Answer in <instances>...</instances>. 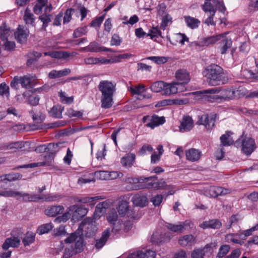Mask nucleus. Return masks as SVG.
<instances>
[{
	"label": "nucleus",
	"instance_id": "obj_17",
	"mask_svg": "<svg viewBox=\"0 0 258 258\" xmlns=\"http://www.w3.org/2000/svg\"><path fill=\"white\" fill-rule=\"evenodd\" d=\"M222 226V223L217 219L206 221L203 222L200 225V227L203 229L212 228L214 229H218Z\"/></svg>",
	"mask_w": 258,
	"mask_h": 258
},
{
	"label": "nucleus",
	"instance_id": "obj_41",
	"mask_svg": "<svg viewBox=\"0 0 258 258\" xmlns=\"http://www.w3.org/2000/svg\"><path fill=\"white\" fill-rule=\"evenodd\" d=\"M35 234L32 232H27L25 235L22 242L25 246H28L35 241Z\"/></svg>",
	"mask_w": 258,
	"mask_h": 258
},
{
	"label": "nucleus",
	"instance_id": "obj_1",
	"mask_svg": "<svg viewBox=\"0 0 258 258\" xmlns=\"http://www.w3.org/2000/svg\"><path fill=\"white\" fill-rule=\"evenodd\" d=\"M116 85L112 82L103 80L100 82L98 88L101 93V107L108 109L111 107L113 104V96L116 91Z\"/></svg>",
	"mask_w": 258,
	"mask_h": 258
},
{
	"label": "nucleus",
	"instance_id": "obj_62",
	"mask_svg": "<svg viewBox=\"0 0 258 258\" xmlns=\"http://www.w3.org/2000/svg\"><path fill=\"white\" fill-rule=\"evenodd\" d=\"M147 36H149L151 39H153L158 36H161V31L157 27H153L152 29L149 30Z\"/></svg>",
	"mask_w": 258,
	"mask_h": 258
},
{
	"label": "nucleus",
	"instance_id": "obj_55",
	"mask_svg": "<svg viewBox=\"0 0 258 258\" xmlns=\"http://www.w3.org/2000/svg\"><path fill=\"white\" fill-rule=\"evenodd\" d=\"M5 180L12 181L22 178V175L19 173L11 172L9 174H5Z\"/></svg>",
	"mask_w": 258,
	"mask_h": 258
},
{
	"label": "nucleus",
	"instance_id": "obj_15",
	"mask_svg": "<svg viewBox=\"0 0 258 258\" xmlns=\"http://www.w3.org/2000/svg\"><path fill=\"white\" fill-rule=\"evenodd\" d=\"M75 54V52L69 53L67 51H49L44 53L45 55L50 56L55 58L66 59L70 56H73Z\"/></svg>",
	"mask_w": 258,
	"mask_h": 258
},
{
	"label": "nucleus",
	"instance_id": "obj_61",
	"mask_svg": "<svg viewBox=\"0 0 258 258\" xmlns=\"http://www.w3.org/2000/svg\"><path fill=\"white\" fill-rule=\"evenodd\" d=\"M19 191H15L12 190H5L0 191V196L5 197H15L19 195Z\"/></svg>",
	"mask_w": 258,
	"mask_h": 258
},
{
	"label": "nucleus",
	"instance_id": "obj_44",
	"mask_svg": "<svg viewBox=\"0 0 258 258\" xmlns=\"http://www.w3.org/2000/svg\"><path fill=\"white\" fill-rule=\"evenodd\" d=\"M53 226L51 223H46L40 226L37 229V232L39 235L48 233L53 228Z\"/></svg>",
	"mask_w": 258,
	"mask_h": 258
},
{
	"label": "nucleus",
	"instance_id": "obj_27",
	"mask_svg": "<svg viewBox=\"0 0 258 258\" xmlns=\"http://www.w3.org/2000/svg\"><path fill=\"white\" fill-rule=\"evenodd\" d=\"M63 107L60 105H56L53 106L50 110L48 111L49 114L53 118H61L62 117V112L63 110Z\"/></svg>",
	"mask_w": 258,
	"mask_h": 258
},
{
	"label": "nucleus",
	"instance_id": "obj_21",
	"mask_svg": "<svg viewBox=\"0 0 258 258\" xmlns=\"http://www.w3.org/2000/svg\"><path fill=\"white\" fill-rule=\"evenodd\" d=\"M165 122V118L164 116L159 117L156 114L151 116L150 122L146 124L147 127L153 129L155 127L163 124Z\"/></svg>",
	"mask_w": 258,
	"mask_h": 258
},
{
	"label": "nucleus",
	"instance_id": "obj_22",
	"mask_svg": "<svg viewBox=\"0 0 258 258\" xmlns=\"http://www.w3.org/2000/svg\"><path fill=\"white\" fill-rule=\"evenodd\" d=\"M185 155L187 160L194 162L200 159L201 152L196 149L191 148L186 151Z\"/></svg>",
	"mask_w": 258,
	"mask_h": 258
},
{
	"label": "nucleus",
	"instance_id": "obj_24",
	"mask_svg": "<svg viewBox=\"0 0 258 258\" xmlns=\"http://www.w3.org/2000/svg\"><path fill=\"white\" fill-rule=\"evenodd\" d=\"M136 156L134 154H127L121 158V163L123 167L130 168L135 162Z\"/></svg>",
	"mask_w": 258,
	"mask_h": 258
},
{
	"label": "nucleus",
	"instance_id": "obj_48",
	"mask_svg": "<svg viewBox=\"0 0 258 258\" xmlns=\"http://www.w3.org/2000/svg\"><path fill=\"white\" fill-rule=\"evenodd\" d=\"M87 33V26L80 27L74 30L73 36L74 38H78L86 35Z\"/></svg>",
	"mask_w": 258,
	"mask_h": 258
},
{
	"label": "nucleus",
	"instance_id": "obj_28",
	"mask_svg": "<svg viewBox=\"0 0 258 258\" xmlns=\"http://www.w3.org/2000/svg\"><path fill=\"white\" fill-rule=\"evenodd\" d=\"M110 235L109 229H106L105 230L102 234L100 238L96 240L95 244V247L97 249L102 248L103 245L105 244Z\"/></svg>",
	"mask_w": 258,
	"mask_h": 258
},
{
	"label": "nucleus",
	"instance_id": "obj_13",
	"mask_svg": "<svg viewBox=\"0 0 258 258\" xmlns=\"http://www.w3.org/2000/svg\"><path fill=\"white\" fill-rule=\"evenodd\" d=\"M176 78L178 81V86H182V85L187 84L190 81L189 74L183 70H178L175 74Z\"/></svg>",
	"mask_w": 258,
	"mask_h": 258
},
{
	"label": "nucleus",
	"instance_id": "obj_19",
	"mask_svg": "<svg viewBox=\"0 0 258 258\" xmlns=\"http://www.w3.org/2000/svg\"><path fill=\"white\" fill-rule=\"evenodd\" d=\"M48 156V154L47 155L44 156V161L40 163H31L28 164H25L23 165H21L15 168L16 169H18L20 168H33L35 167H37L38 166V164H40V165H49L51 163L52 160H53L54 158H47Z\"/></svg>",
	"mask_w": 258,
	"mask_h": 258
},
{
	"label": "nucleus",
	"instance_id": "obj_54",
	"mask_svg": "<svg viewBox=\"0 0 258 258\" xmlns=\"http://www.w3.org/2000/svg\"><path fill=\"white\" fill-rule=\"evenodd\" d=\"M258 229V225H256L255 226L252 227V228L244 230L243 233L239 234V237L242 239H246V237L248 236H250L252 234V232Z\"/></svg>",
	"mask_w": 258,
	"mask_h": 258
},
{
	"label": "nucleus",
	"instance_id": "obj_40",
	"mask_svg": "<svg viewBox=\"0 0 258 258\" xmlns=\"http://www.w3.org/2000/svg\"><path fill=\"white\" fill-rule=\"evenodd\" d=\"M40 201L42 200L45 202H54L61 198L60 195L57 194H48L44 196H39Z\"/></svg>",
	"mask_w": 258,
	"mask_h": 258
},
{
	"label": "nucleus",
	"instance_id": "obj_46",
	"mask_svg": "<svg viewBox=\"0 0 258 258\" xmlns=\"http://www.w3.org/2000/svg\"><path fill=\"white\" fill-rule=\"evenodd\" d=\"M164 85V82L157 81L152 84L150 89L152 91L156 93L160 92L161 91L163 92Z\"/></svg>",
	"mask_w": 258,
	"mask_h": 258
},
{
	"label": "nucleus",
	"instance_id": "obj_8",
	"mask_svg": "<svg viewBox=\"0 0 258 258\" xmlns=\"http://www.w3.org/2000/svg\"><path fill=\"white\" fill-rule=\"evenodd\" d=\"M69 210L70 211L73 212L72 215L73 219L76 221L81 220L85 215H86L88 212L86 208L77 205L70 206Z\"/></svg>",
	"mask_w": 258,
	"mask_h": 258
},
{
	"label": "nucleus",
	"instance_id": "obj_35",
	"mask_svg": "<svg viewBox=\"0 0 258 258\" xmlns=\"http://www.w3.org/2000/svg\"><path fill=\"white\" fill-rule=\"evenodd\" d=\"M29 144L27 142H15L9 143L7 145V148L10 149H21V151H25L26 150L24 149L23 148L26 146H29Z\"/></svg>",
	"mask_w": 258,
	"mask_h": 258
},
{
	"label": "nucleus",
	"instance_id": "obj_7",
	"mask_svg": "<svg viewBox=\"0 0 258 258\" xmlns=\"http://www.w3.org/2000/svg\"><path fill=\"white\" fill-rule=\"evenodd\" d=\"M29 34V31L27 28L19 25L14 36L18 43L23 44L27 41Z\"/></svg>",
	"mask_w": 258,
	"mask_h": 258
},
{
	"label": "nucleus",
	"instance_id": "obj_20",
	"mask_svg": "<svg viewBox=\"0 0 258 258\" xmlns=\"http://www.w3.org/2000/svg\"><path fill=\"white\" fill-rule=\"evenodd\" d=\"M64 208L62 206H52L48 207L45 210V214L49 217H55L63 212Z\"/></svg>",
	"mask_w": 258,
	"mask_h": 258
},
{
	"label": "nucleus",
	"instance_id": "obj_36",
	"mask_svg": "<svg viewBox=\"0 0 258 258\" xmlns=\"http://www.w3.org/2000/svg\"><path fill=\"white\" fill-rule=\"evenodd\" d=\"M133 203L136 206L143 207L148 204V200L145 196H136L133 198Z\"/></svg>",
	"mask_w": 258,
	"mask_h": 258
},
{
	"label": "nucleus",
	"instance_id": "obj_60",
	"mask_svg": "<svg viewBox=\"0 0 258 258\" xmlns=\"http://www.w3.org/2000/svg\"><path fill=\"white\" fill-rule=\"evenodd\" d=\"M108 171H97L95 172V176L100 180H108Z\"/></svg>",
	"mask_w": 258,
	"mask_h": 258
},
{
	"label": "nucleus",
	"instance_id": "obj_59",
	"mask_svg": "<svg viewBox=\"0 0 258 258\" xmlns=\"http://www.w3.org/2000/svg\"><path fill=\"white\" fill-rule=\"evenodd\" d=\"M75 12V9L73 8L68 9L66 10L63 17V24L68 23L71 20L72 16Z\"/></svg>",
	"mask_w": 258,
	"mask_h": 258
},
{
	"label": "nucleus",
	"instance_id": "obj_34",
	"mask_svg": "<svg viewBox=\"0 0 258 258\" xmlns=\"http://www.w3.org/2000/svg\"><path fill=\"white\" fill-rule=\"evenodd\" d=\"M186 25L190 28L194 29L197 28L200 24V21L189 16L184 17Z\"/></svg>",
	"mask_w": 258,
	"mask_h": 258
},
{
	"label": "nucleus",
	"instance_id": "obj_63",
	"mask_svg": "<svg viewBox=\"0 0 258 258\" xmlns=\"http://www.w3.org/2000/svg\"><path fill=\"white\" fill-rule=\"evenodd\" d=\"M40 97L38 95H31L28 98V103L32 106H36L38 104Z\"/></svg>",
	"mask_w": 258,
	"mask_h": 258
},
{
	"label": "nucleus",
	"instance_id": "obj_43",
	"mask_svg": "<svg viewBox=\"0 0 258 258\" xmlns=\"http://www.w3.org/2000/svg\"><path fill=\"white\" fill-rule=\"evenodd\" d=\"M24 20L26 24L31 25L32 26H35V19L34 15L31 13L28 9H27L24 15Z\"/></svg>",
	"mask_w": 258,
	"mask_h": 258
},
{
	"label": "nucleus",
	"instance_id": "obj_50",
	"mask_svg": "<svg viewBox=\"0 0 258 258\" xmlns=\"http://www.w3.org/2000/svg\"><path fill=\"white\" fill-rule=\"evenodd\" d=\"M66 114L70 118L77 117L79 118L82 117L83 111L75 110L73 108H69L67 110Z\"/></svg>",
	"mask_w": 258,
	"mask_h": 258
},
{
	"label": "nucleus",
	"instance_id": "obj_56",
	"mask_svg": "<svg viewBox=\"0 0 258 258\" xmlns=\"http://www.w3.org/2000/svg\"><path fill=\"white\" fill-rule=\"evenodd\" d=\"M75 253H77V252H76L73 246L72 245L68 246L65 248L62 258H70Z\"/></svg>",
	"mask_w": 258,
	"mask_h": 258
},
{
	"label": "nucleus",
	"instance_id": "obj_37",
	"mask_svg": "<svg viewBox=\"0 0 258 258\" xmlns=\"http://www.w3.org/2000/svg\"><path fill=\"white\" fill-rule=\"evenodd\" d=\"M107 208V203L105 202H101L97 205L94 213V216L96 217H100L105 212Z\"/></svg>",
	"mask_w": 258,
	"mask_h": 258
},
{
	"label": "nucleus",
	"instance_id": "obj_2",
	"mask_svg": "<svg viewBox=\"0 0 258 258\" xmlns=\"http://www.w3.org/2000/svg\"><path fill=\"white\" fill-rule=\"evenodd\" d=\"M203 75L209 80L210 84L217 85L222 81L223 69L217 64H212L204 70Z\"/></svg>",
	"mask_w": 258,
	"mask_h": 258
},
{
	"label": "nucleus",
	"instance_id": "obj_18",
	"mask_svg": "<svg viewBox=\"0 0 258 258\" xmlns=\"http://www.w3.org/2000/svg\"><path fill=\"white\" fill-rule=\"evenodd\" d=\"M164 86L163 88V94L165 95H171L176 94L179 88L176 86L178 85L176 82L171 83H167L164 82Z\"/></svg>",
	"mask_w": 258,
	"mask_h": 258
},
{
	"label": "nucleus",
	"instance_id": "obj_25",
	"mask_svg": "<svg viewBox=\"0 0 258 258\" xmlns=\"http://www.w3.org/2000/svg\"><path fill=\"white\" fill-rule=\"evenodd\" d=\"M229 189L223 188L220 186H212L209 191L212 197L216 198L219 196H224L229 192Z\"/></svg>",
	"mask_w": 258,
	"mask_h": 258
},
{
	"label": "nucleus",
	"instance_id": "obj_58",
	"mask_svg": "<svg viewBox=\"0 0 258 258\" xmlns=\"http://www.w3.org/2000/svg\"><path fill=\"white\" fill-rule=\"evenodd\" d=\"M230 249V247L228 245H222L219 248L217 257L218 258L223 257L229 252Z\"/></svg>",
	"mask_w": 258,
	"mask_h": 258
},
{
	"label": "nucleus",
	"instance_id": "obj_57",
	"mask_svg": "<svg viewBox=\"0 0 258 258\" xmlns=\"http://www.w3.org/2000/svg\"><path fill=\"white\" fill-rule=\"evenodd\" d=\"M147 59L153 61L158 64H164L168 60V58L165 56H150Z\"/></svg>",
	"mask_w": 258,
	"mask_h": 258
},
{
	"label": "nucleus",
	"instance_id": "obj_39",
	"mask_svg": "<svg viewBox=\"0 0 258 258\" xmlns=\"http://www.w3.org/2000/svg\"><path fill=\"white\" fill-rule=\"evenodd\" d=\"M38 18L43 23L41 29L46 30V28L48 26V24L51 21L52 15L44 13L40 15Z\"/></svg>",
	"mask_w": 258,
	"mask_h": 258
},
{
	"label": "nucleus",
	"instance_id": "obj_52",
	"mask_svg": "<svg viewBox=\"0 0 258 258\" xmlns=\"http://www.w3.org/2000/svg\"><path fill=\"white\" fill-rule=\"evenodd\" d=\"M162 22L160 24V28L163 30H165L166 27L168 26L169 23L172 22V18L171 16L167 14L162 17Z\"/></svg>",
	"mask_w": 258,
	"mask_h": 258
},
{
	"label": "nucleus",
	"instance_id": "obj_11",
	"mask_svg": "<svg viewBox=\"0 0 258 258\" xmlns=\"http://www.w3.org/2000/svg\"><path fill=\"white\" fill-rule=\"evenodd\" d=\"M82 49L84 51L93 52H100L103 51L113 52L111 49L100 46V44L96 41L90 42L88 46L82 48Z\"/></svg>",
	"mask_w": 258,
	"mask_h": 258
},
{
	"label": "nucleus",
	"instance_id": "obj_32",
	"mask_svg": "<svg viewBox=\"0 0 258 258\" xmlns=\"http://www.w3.org/2000/svg\"><path fill=\"white\" fill-rule=\"evenodd\" d=\"M204 92L207 94H210L209 95H207V100L209 102H213L220 99L219 96L216 95L220 92V90L217 88L206 90Z\"/></svg>",
	"mask_w": 258,
	"mask_h": 258
},
{
	"label": "nucleus",
	"instance_id": "obj_3",
	"mask_svg": "<svg viewBox=\"0 0 258 258\" xmlns=\"http://www.w3.org/2000/svg\"><path fill=\"white\" fill-rule=\"evenodd\" d=\"M97 230L95 221L94 218L86 217L80 223L77 233L85 235L87 237L93 236Z\"/></svg>",
	"mask_w": 258,
	"mask_h": 258
},
{
	"label": "nucleus",
	"instance_id": "obj_38",
	"mask_svg": "<svg viewBox=\"0 0 258 258\" xmlns=\"http://www.w3.org/2000/svg\"><path fill=\"white\" fill-rule=\"evenodd\" d=\"M129 203L125 201H121L119 202L117 207L118 212L120 217H124L129 208Z\"/></svg>",
	"mask_w": 258,
	"mask_h": 258
},
{
	"label": "nucleus",
	"instance_id": "obj_4",
	"mask_svg": "<svg viewBox=\"0 0 258 258\" xmlns=\"http://www.w3.org/2000/svg\"><path fill=\"white\" fill-rule=\"evenodd\" d=\"M237 147L240 146L243 153L249 156L256 148L254 140L251 138L245 137L243 139H238L235 142Z\"/></svg>",
	"mask_w": 258,
	"mask_h": 258
},
{
	"label": "nucleus",
	"instance_id": "obj_16",
	"mask_svg": "<svg viewBox=\"0 0 258 258\" xmlns=\"http://www.w3.org/2000/svg\"><path fill=\"white\" fill-rule=\"evenodd\" d=\"M20 244V240L18 237H9L6 238L2 245L4 250H7L9 247H17Z\"/></svg>",
	"mask_w": 258,
	"mask_h": 258
},
{
	"label": "nucleus",
	"instance_id": "obj_45",
	"mask_svg": "<svg viewBox=\"0 0 258 258\" xmlns=\"http://www.w3.org/2000/svg\"><path fill=\"white\" fill-rule=\"evenodd\" d=\"M185 223H182L180 224L174 225L171 223H168L167 225V228L171 231L174 232H182L185 229Z\"/></svg>",
	"mask_w": 258,
	"mask_h": 258
},
{
	"label": "nucleus",
	"instance_id": "obj_51",
	"mask_svg": "<svg viewBox=\"0 0 258 258\" xmlns=\"http://www.w3.org/2000/svg\"><path fill=\"white\" fill-rule=\"evenodd\" d=\"M10 35V30L6 27H0V38L2 41H5L8 39Z\"/></svg>",
	"mask_w": 258,
	"mask_h": 258
},
{
	"label": "nucleus",
	"instance_id": "obj_30",
	"mask_svg": "<svg viewBox=\"0 0 258 258\" xmlns=\"http://www.w3.org/2000/svg\"><path fill=\"white\" fill-rule=\"evenodd\" d=\"M70 69H64L62 70L56 71L52 70L48 74L49 78L50 79H55L63 76H66L71 73Z\"/></svg>",
	"mask_w": 258,
	"mask_h": 258
},
{
	"label": "nucleus",
	"instance_id": "obj_64",
	"mask_svg": "<svg viewBox=\"0 0 258 258\" xmlns=\"http://www.w3.org/2000/svg\"><path fill=\"white\" fill-rule=\"evenodd\" d=\"M157 15L159 16L162 17L166 14H167V10H166V6L165 3H163L160 4L157 6Z\"/></svg>",
	"mask_w": 258,
	"mask_h": 258
},
{
	"label": "nucleus",
	"instance_id": "obj_49",
	"mask_svg": "<svg viewBox=\"0 0 258 258\" xmlns=\"http://www.w3.org/2000/svg\"><path fill=\"white\" fill-rule=\"evenodd\" d=\"M107 219L110 224H114V222L118 221V215L115 209H112L107 216Z\"/></svg>",
	"mask_w": 258,
	"mask_h": 258
},
{
	"label": "nucleus",
	"instance_id": "obj_6",
	"mask_svg": "<svg viewBox=\"0 0 258 258\" xmlns=\"http://www.w3.org/2000/svg\"><path fill=\"white\" fill-rule=\"evenodd\" d=\"M216 117V114H204L199 116L197 123L204 125L208 131L211 130L215 126Z\"/></svg>",
	"mask_w": 258,
	"mask_h": 258
},
{
	"label": "nucleus",
	"instance_id": "obj_53",
	"mask_svg": "<svg viewBox=\"0 0 258 258\" xmlns=\"http://www.w3.org/2000/svg\"><path fill=\"white\" fill-rule=\"evenodd\" d=\"M220 141L221 144L223 146H229L233 142V141L230 139V135L228 134V132L221 136Z\"/></svg>",
	"mask_w": 258,
	"mask_h": 258
},
{
	"label": "nucleus",
	"instance_id": "obj_42",
	"mask_svg": "<svg viewBox=\"0 0 258 258\" xmlns=\"http://www.w3.org/2000/svg\"><path fill=\"white\" fill-rule=\"evenodd\" d=\"M202 9L205 13L209 12L210 14H212L213 16H215L217 11V8L211 4V1L205 2L202 5Z\"/></svg>",
	"mask_w": 258,
	"mask_h": 258
},
{
	"label": "nucleus",
	"instance_id": "obj_14",
	"mask_svg": "<svg viewBox=\"0 0 258 258\" xmlns=\"http://www.w3.org/2000/svg\"><path fill=\"white\" fill-rule=\"evenodd\" d=\"M194 126L192 118L189 116H184L179 126L181 132L189 131Z\"/></svg>",
	"mask_w": 258,
	"mask_h": 258
},
{
	"label": "nucleus",
	"instance_id": "obj_31",
	"mask_svg": "<svg viewBox=\"0 0 258 258\" xmlns=\"http://www.w3.org/2000/svg\"><path fill=\"white\" fill-rule=\"evenodd\" d=\"M20 194L18 196H21L23 198V201L24 202H37L40 201L39 195L36 194H29L28 193H24L19 191Z\"/></svg>",
	"mask_w": 258,
	"mask_h": 258
},
{
	"label": "nucleus",
	"instance_id": "obj_12",
	"mask_svg": "<svg viewBox=\"0 0 258 258\" xmlns=\"http://www.w3.org/2000/svg\"><path fill=\"white\" fill-rule=\"evenodd\" d=\"M156 253L151 250H139L134 252L127 256V258H155Z\"/></svg>",
	"mask_w": 258,
	"mask_h": 258
},
{
	"label": "nucleus",
	"instance_id": "obj_47",
	"mask_svg": "<svg viewBox=\"0 0 258 258\" xmlns=\"http://www.w3.org/2000/svg\"><path fill=\"white\" fill-rule=\"evenodd\" d=\"M128 91L133 94L140 95L144 92L145 90V86L142 84H139L135 87H131L128 88Z\"/></svg>",
	"mask_w": 258,
	"mask_h": 258
},
{
	"label": "nucleus",
	"instance_id": "obj_33",
	"mask_svg": "<svg viewBox=\"0 0 258 258\" xmlns=\"http://www.w3.org/2000/svg\"><path fill=\"white\" fill-rule=\"evenodd\" d=\"M195 238L191 234L186 235L180 238L178 242L182 246H191L195 242Z\"/></svg>",
	"mask_w": 258,
	"mask_h": 258
},
{
	"label": "nucleus",
	"instance_id": "obj_26",
	"mask_svg": "<svg viewBox=\"0 0 258 258\" xmlns=\"http://www.w3.org/2000/svg\"><path fill=\"white\" fill-rule=\"evenodd\" d=\"M62 143L58 142L57 143H51L47 145V152H49L48 156L47 158H54V156L57 152L60 149V145Z\"/></svg>",
	"mask_w": 258,
	"mask_h": 258
},
{
	"label": "nucleus",
	"instance_id": "obj_23",
	"mask_svg": "<svg viewBox=\"0 0 258 258\" xmlns=\"http://www.w3.org/2000/svg\"><path fill=\"white\" fill-rule=\"evenodd\" d=\"M222 37H223V35L221 34L203 38L201 39V45L208 46L210 45L214 44L218 41L221 40Z\"/></svg>",
	"mask_w": 258,
	"mask_h": 258
},
{
	"label": "nucleus",
	"instance_id": "obj_5",
	"mask_svg": "<svg viewBox=\"0 0 258 258\" xmlns=\"http://www.w3.org/2000/svg\"><path fill=\"white\" fill-rule=\"evenodd\" d=\"M64 241L66 243L70 244L75 241V247L74 249L77 253L80 252L83 250V235L80 233H77V231L74 233H72L64 240Z\"/></svg>",
	"mask_w": 258,
	"mask_h": 258
},
{
	"label": "nucleus",
	"instance_id": "obj_9",
	"mask_svg": "<svg viewBox=\"0 0 258 258\" xmlns=\"http://www.w3.org/2000/svg\"><path fill=\"white\" fill-rule=\"evenodd\" d=\"M158 180L156 175L151 176L149 177L141 176L137 179L139 183L142 184L141 188H152L155 187V181Z\"/></svg>",
	"mask_w": 258,
	"mask_h": 258
},
{
	"label": "nucleus",
	"instance_id": "obj_29",
	"mask_svg": "<svg viewBox=\"0 0 258 258\" xmlns=\"http://www.w3.org/2000/svg\"><path fill=\"white\" fill-rule=\"evenodd\" d=\"M222 39L220 42V49L221 53L225 54L228 49L232 46V42L231 39L224 37H222Z\"/></svg>",
	"mask_w": 258,
	"mask_h": 258
},
{
	"label": "nucleus",
	"instance_id": "obj_10",
	"mask_svg": "<svg viewBox=\"0 0 258 258\" xmlns=\"http://www.w3.org/2000/svg\"><path fill=\"white\" fill-rule=\"evenodd\" d=\"M216 247L215 243H210L205 245L203 249H195L191 253V256L192 258H204L205 252H213V249Z\"/></svg>",
	"mask_w": 258,
	"mask_h": 258
}]
</instances>
